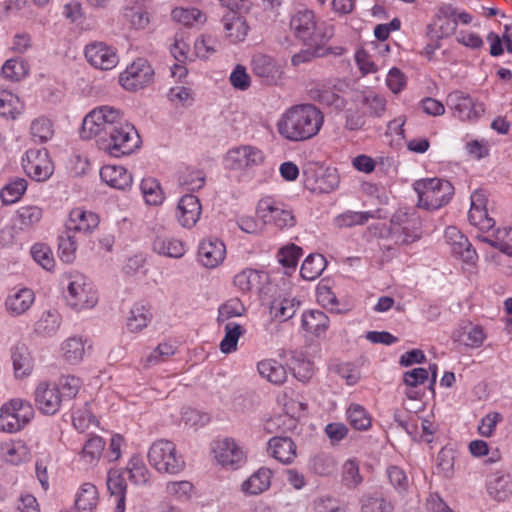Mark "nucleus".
Here are the masks:
<instances>
[{"label":"nucleus","instance_id":"nucleus-1","mask_svg":"<svg viewBox=\"0 0 512 512\" xmlns=\"http://www.w3.org/2000/svg\"><path fill=\"white\" fill-rule=\"evenodd\" d=\"M80 134L84 139H95L98 148L113 157L130 155L141 145L135 127L119 109L107 105L94 108L84 117Z\"/></svg>","mask_w":512,"mask_h":512},{"label":"nucleus","instance_id":"nucleus-2","mask_svg":"<svg viewBox=\"0 0 512 512\" xmlns=\"http://www.w3.org/2000/svg\"><path fill=\"white\" fill-rule=\"evenodd\" d=\"M324 123L323 113L312 104H298L286 109L276 123L278 134L290 142L315 137Z\"/></svg>","mask_w":512,"mask_h":512},{"label":"nucleus","instance_id":"nucleus-3","mask_svg":"<svg viewBox=\"0 0 512 512\" xmlns=\"http://www.w3.org/2000/svg\"><path fill=\"white\" fill-rule=\"evenodd\" d=\"M81 386V379L74 375H62L56 382L40 381L34 391L35 404L41 413L55 415L77 396Z\"/></svg>","mask_w":512,"mask_h":512},{"label":"nucleus","instance_id":"nucleus-4","mask_svg":"<svg viewBox=\"0 0 512 512\" xmlns=\"http://www.w3.org/2000/svg\"><path fill=\"white\" fill-rule=\"evenodd\" d=\"M290 32L295 39L311 48H323L334 36V26L320 21L313 10H296L290 17Z\"/></svg>","mask_w":512,"mask_h":512},{"label":"nucleus","instance_id":"nucleus-5","mask_svg":"<svg viewBox=\"0 0 512 512\" xmlns=\"http://www.w3.org/2000/svg\"><path fill=\"white\" fill-rule=\"evenodd\" d=\"M413 188L418 196L417 206L427 211L437 210L448 204L454 194L452 184L440 178L417 180Z\"/></svg>","mask_w":512,"mask_h":512},{"label":"nucleus","instance_id":"nucleus-6","mask_svg":"<svg viewBox=\"0 0 512 512\" xmlns=\"http://www.w3.org/2000/svg\"><path fill=\"white\" fill-rule=\"evenodd\" d=\"M265 159L262 149L251 144H243L227 150L223 156V167L236 175L245 176L262 166Z\"/></svg>","mask_w":512,"mask_h":512},{"label":"nucleus","instance_id":"nucleus-7","mask_svg":"<svg viewBox=\"0 0 512 512\" xmlns=\"http://www.w3.org/2000/svg\"><path fill=\"white\" fill-rule=\"evenodd\" d=\"M223 6L229 9L223 15L222 23L226 37L231 43H239L245 40L249 26L243 13H248L252 7L250 0H219Z\"/></svg>","mask_w":512,"mask_h":512},{"label":"nucleus","instance_id":"nucleus-8","mask_svg":"<svg viewBox=\"0 0 512 512\" xmlns=\"http://www.w3.org/2000/svg\"><path fill=\"white\" fill-rule=\"evenodd\" d=\"M148 460L159 472L178 474L185 468L184 458L178 453L176 445L166 439L152 443L148 451Z\"/></svg>","mask_w":512,"mask_h":512},{"label":"nucleus","instance_id":"nucleus-9","mask_svg":"<svg viewBox=\"0 0 512 512\" xmlns=\"http://www.w3.org/2000/svg\"><path fill=\"white\" fill-rule=\"evenodd\" d=\"M34 417L31 403L21 398L11 399L0 407V431L15 433Z\"/></svg>","mask_w":512,"mask_h":512},{"label":"nucleus","instance_id":"nucleus-10","mask_svg":"<svg viewBox=\"0 0 512 512\" xmlns=\"http://www.w3.org/2000/svg\"><path fill=\"white\" fill-rule=\"evenodd\" d=\"M68 280L65 299L72 309L81 311L91 309L97 304V293L86 276L70 274Z\"/></svg>","mask_w":512,"mask_h":512},{"label":"nucleus","instance_id":"nucleus-11","mask_svg":"<svg viewBox=\"0 0 512 512\" xmlns=\"http://www.w3.org/2000/svg\"><path fill=\"white\" fill-rule=\"evenodd\" d=\"M256 214L264 225H274L279 229L290 228L295 224L292 210L285 203L271 196L262 197L258 201Z\"/></svg>","mask_w":512,"mask_h":512},{"label":"nucleus","instance_id":"nucleus-12","mask_svg":"<svg viewBox=\"0 0 512 512\" xmlns=\"http://www.w3.org/2000/svg\"><path fill=\"white\" fill-rule=\"evenodd\" d=\"M391 231L397 242L412 244L422 237V220L415 210H398L391 219Z\"/></svg>","mask_w":512,"mask_h":512},{"label":"nucleus","instance_id":"nucleus-13","mask_svg":"<svg viewBox=\"0 0 512 512\" xmlns=\"http://www.w3.org/2000/svg\"><path fill=\"white\" fill-rule=\"evenodd\" d=\"M154 69L145 58H137L119 75L120 85L127 91H138L154 81Z\"/></svg>","mask_w":512,"mask_h":512},{"label":"nucleus","instance_id":"nucleus-14","mask_svg":"<svg viewBox=\"0 0 512 512\" xmlns=\"http://www.w3.org/2000/svg\"><path fill=\"white\" fill-rule=\"evenodd\" d=\"M22 167L27 176L37 182L48 180L54 171L48 151L44 148L28 149L22 157Z\"/></svg>","mask_w":512,"mask_h":512},{"label":"nucleus","instance_id":"nucleus-15","mask_svg":"<svg viewBox=\"0 0 512 512\" xmlns=\"http://www.w3.org/2000/svg\"><path fill=\"white\" fill-rule=\"evenodd\" d=\"M447 104L453 110L454 116L462 121L475 120L484 112L481 103L461 91L451 92L447 97Z\"/></svg>","mask_w":512,"mask_h":512},{"label":"nucleus","instance_id":"nucleus-16","mask_svg":"<svg viewBox=\"0 0 512 512\" xmlns=\"http://www.w3.org/2000/svg\"><path fill=\"white\" fill-rule=\"evenodd\" d=\"M84 55L88 63L100 70H111L119 62L116 50L104 42H91L85 46Z\"/></svg>","mask_w":512,"mask_h":512},{"label":"nucleus","instance_id":"nucleus-17","mask_svg":"<svg viewBox=\"0 0 512 512\" xmlns=\"http://www.w3.org/2000/svg\"><path fill=\"white\" fill-rule=\"evenodd\" d=\"M453 15L454 6L451 4H441L437 8L432 22L427 27L431 39L441 40L456 32V22Z\"/></svg>","mask_w":512,"mask_h":512},{"label":"nucleus","instance_id":"nucleus-18","mask_svg":"<svg viewBox=\"0 0 512 512\" xmlns=\"http://www.w3.org/2000/svg\"><path fill=\"white\" fill-rule=\"evenodd\" d=\"M217 462L227 469H237L245 463L246 455L235 440L225 438L215 443L213 448Z\"/></svg>","mask_w":512,"mask_h":512},{"label":"nucleus","instance_id":"nucleus-19","mask_svg":"<svg viewBox=\"0 0 512 512\" xmlns=\"http://www.w3.org/2000/svg\"><path fill=\"white\" fill-rule=\"evenodd\" d=\"M445 241L451 249V253L467 264H474L478 259L476 250L472 247L468 238L455 226L445 229Z\"/></svg>","mask_w":512,"mask_h":512},{"label":"nucleus","instance_id":"nucleus-20","mask_svg":"<svg viewBox=\"0 0 512 512\" xmlns=\"http://www.w3.org/2000/svg\"><path fill=\"white\" fill-rule=\"evenodd\" d=\"M99 225V217L92 211L85 210L82 207L74 208L70 211L68 219L65 222L66 230L78 235H88L92 233Z\"/></svg>","mask_w":512,"mask_h":512},{"label":"nucleus","instance_id":"nucleus-21","mask_svg":"<svg viewBox=\"0 0 512 512\" xmlns=\"http://www.w3.org/2000/svg\"><path fill=\"white\" fill-rule=\"evenodd\" d=\"M198 261L206 268H216L225 259V244L217 238H207L198 247Z\"/></svg>","mask_w":512,"mask_h":512},{"label":"nucleus","instance_id":"nucleus-22","mask_svg":"<svg viewBox=\"0 0 512 512\" xmlns=\"http://www.w3.org/2000/svg\"><path fill=\"white\" fill-rule=\"evenodd\" d=\"M201 213L199 199L192 194H186L179 199L175 216L182 227L192 228L199 221Z\"/></svg>","mask_w":512,"mask_h":512},{"label":"nucleus","instance_id":"nucleus-23","mask_svg":"<svg viewBox=\"0 0 512 512\" xmlns=\"http://www.w3.org/2000/svg\"><path fill=\"white\" fill-rule=\"evenodd\" d=\"M253 74L260 78L265 84H275L282 75L277 62L269 55L258 53L251 60Z\"/></svg>","mask_w":512,"mask_h":512},{"label":"nucleus","instance_id":"nucleus-24","mask_svg":"<svg viewBox=\"0 0 512 512\" xmlns=\"http://www.w3.org/2000/svg\"><path fill=\"white\" fill-rule=\"evenodd\" d=\"M110 499L115 503L114 512H125L127 482L125 472L120 469H110L106 479Z\"/></svg>","mask_w":512,"mask_h":512},{"label":"nucleus","instance_id":"nucleus-25","mask_svg":"<svg viewBox=\"0 0 512 512\" xmlns=\"http://www.w3.org/2000/svg\"><path fill=\"white\" fill-rule=\"evenodd\" d=\"M486 490L493 500L504 502L512 496V477L503 471L492 473L487 477Z\"/></svg>","mask_w":512,"mask_h":512},{"label":"nucleus","instance_id":"nucleus-26","mask_svg":"<svg viewBox=\"0 0 512 512\" xmlns=\"http://www.w3.org/2000/svg\"><path fill=\"white\" fill-rule=\"evenodd\" d=\"M34 301L35 295L31 289H13L5 299V309L12 316H20L32 307Z\"/></svg>","mask_w":512,"mask_h":512},{"label":"nucleus","instance_id":"nucleus-27","mask_svg":"<svg viewBox=\"0 0 512 512\" xmlns=\"http://www.w3.org/2000/svg\"><path fill=\"white\" fill-rule=\"evenodd\" d=\"M100 178L109 187L125 191L132 186L133 178L123 166L105 165L100 169Z\"/></svg>","mask_w":512,"mask_h":512},{"label":"nucleus","instance_id":"nucleus-28","mask_svg":"<svg viewBox=\"0 0 512 512\" xmlns=\"http://www.w3.org/2000/svg\"><path fill=\"white\" fill-rule=\"evenodd\" d=\"M268 453L283 464H290L297 456L296 445L286 436H275L268 441Z\"/></svg>","mask_w":512,"mask_h":512},{"label":"nucleus","instance_id":"nucleus-29","mask_svg":"<svg viewBox=\"0 0 512 512\" xmlns=\"http://www.w3.org/2000/svg\"><path fill=\"white\" fill-rule=\"evenodd\" d=\"M43 214V209L37 205L21 206L13 216V223L21 231H30L41 222Z\"/></svg>","mask_w":512,"mask_h":512},{"label":"nucleus","instance_id":"nucleus-30","mask_svg":"<svg viewBox=\"0 0 512 512\" xmlns=\"http://www.w3.org/2000/svg\"><path fill=\"white\" fill-rule=\"evenodd\" d=\"M271 476L272 471L262 467L241 484V491L249 496L259 495L270 487Z\"/></svg>","mask_w":512,"mask_h":512},{"label":"nucleus","instance_id":"nucleus-31","mask_svg":"<svg viewBox=\"0 0 512 512\" xmlns=\"http://www.w3.org/2000/svg\"><path fill=\"white\" fill-rule=\"evenodd\" d=\"M99 502V493L92 483L80 486L74 503V512H94Z\"/></svg>","mask_w":512,"mask_h":512},{"label":"nucleus","instance_id":"nucleus-32","mask_svg":"<svg viewBox=\"0 0 512 512\" xmlns=\"http://www.w3.org/2000/svg\"><path fill=\"white\" fill-rule=\"evenodd\" d=\"M1 457L7 463L18 465L30 457V451L22 440H10L3 442L0 446Z\"/></svg>","mask_w":512,"mask_h":512},{"label":"nucleus","instance_id":"nucleus-33","mask_svg":"<svg viewBox=\"0 0 512 512\" xmlns=\"http://www.w3.org/2000/svg\"><path fill=\"white\" fill-rule=\"evenodd\" d=\"M11 360L16 377H25L32 372L33 361L25 344L16 343L12 346Z\"/></svg>","mask_w":512,"mask_h":512},{"label":"nucleus","instance_id":"nucleus-34","mask_svg":"<svg viewBox=\"0 0 512 512\" xmlns=\"http://www.w3.org/2000/svg\"><path fill=\"white\" fill-rule=\"evenodd\" d=\"M24 103L10 90H0V116L7 120L17 119L24 111Z\"/></svg>","mask_w":512,"mask_h":512},{"label":"nucleus","instance_id":"nucleus-35","mask_svg":"<svg viewBox=\"0 0 512 512\" xmlns=\"http://www.w3.org/2000/svg\"><path fill=\"white\" fill-rule=\"evenodd\" d=\"M260 376L274 385H281L287 379L286 368L275 359H264L258 362Z\"/></svg>","mask_w":512,"mask_h":512},{"label":"nucleus","instance_id":"nucleus-36","mask_svg":"<svg viewBox=\"0 0 512 512\" xmlns=\"http://www.w3.org/2000/svg\"><path fill=\"white\" fill-rule=\"evenodd\" d=\"M153 250L160 255L178 259L185 255L186 246L174 237L157 236L153 242Z\"/></svg>","mask_w":512,"mask_h":512},{"label":"nucleus","instance_id":"nucleus-37","mask_svg":"<svg viewBox=\"0 0 512 512\" xmlns=\"http://www.w3.org/2000/svg\"><path fill=\"white\" fill-rule=\"evenodd\" d=\"M300 308V301L295 297H278L270 306V313L273 318L280 321L291 319Z\"/></svg>","mask_w":512,"mask_h":512},{"label":"nucleus","instance_id":"nucleus-38","mask_svg":"<svg viewBox=\"0 0 512 512\" xmlns=\"http://www.w3.org/2000/svg\"><path fill=\"white\" fill-rule=\"evenodd\" d=\"M301 325L305 331L320 336L326 332L329 318L320 310H310L302 314Z\"/></svg>","mask_w":512,"mask_h":512},{"label":"nucleus","instance_id":"nucleus-39","mask_svg":"<svg viewBox=\"0 0 512 512\" xmlns=\"http://www.w3.org/2000/svg\"><path fill=\"white\" fill-rule=\"evenodd\" d=\"M105 448V441L98 435L90 436L81 451L79 452V460L85 465H95L101 458Z\"/></svg>","mask_w":512,"mask_h":512},{"label":"nucleus","instance_id":"nucleus-40","mask_svg":"<svg viewBox=\"0 0 512 512\" xmlns=\"http://www.w3.org/2000/svg\"><path fill=\"white\" fill-rule=\"evenodd\" d=\"M151 320L150 309L141 303H136L130 310L126 326L130 332H139L146 328Z\"/></svg>","mask_w":512,"mask_h":512},{"label":"nucleus","instance_id":"nucleus-41","mask_svg":"<svg viewBox=\"0 0 512 512\" xmlns=\"http://www.w3.org/2000/svg\"><path fill=\"white\" fill-rule=\"evenodd\" d=\"M125 470L129 474V480L135 485L144 486L150 481V472L140 455H133Z\"/></svg>","mask_w":512,"mask_h":512},{"label":"nucleus","instance_id":"nucleus-42","mask_svg":"<svg viewBox=\"0 0 512 512\" xmlns=\"http://www.w3.org/2000/svg\"><path fill=\"white\" fill-rule=\"evenodd\" d=\"M63 358L70 364H78L85 355V340L73 336L66 339L61 345Z\"/></svg>","mask_w":512,"mask_h":512},{"label":"nucleus","instance_id":"nucleus-43","mask_svg":"<svg viewBox=\"0 0 512 512\" xmlns=\"http://www.w3.org/2000/svg\"><path fill=\"white\" fill-rule=\"evenodd\" d=\"M344 53V49L342 47H323V48H311L301 50L300 52L294 54L291 58V63L293 66H299L304 63L311 62L315 57L326 56L329 54H333L336 56H340Z\"/></svg>","mask_w":512,"mask_h":512},{"label":"nucleus","instance_id":"nucleus-44","mask_svg":"<svg viewBox=\"0 0 512 512\" xmlns=\"http://www.w3.org/2000/svg\"><path fill=\"white\" fill-rule=\"evenodd\" d=\"M225 335L220 342V350L222 353L230 354L237 350L239 338L245 333V329L238 323L228 321L225 326Z\"/></svg>","mask_w":512,"mask_h":512},{"label":"nucleus","instance_id":"nucleus-45","mask_svg":"<svg viewBox=\"0 0 512 512\" xmlns=\"http://www.w3.org/2000/svg\"><path fill=\"white\" fill-rule=\"evenodd\" d=\"M327 266L325 257L321 254H310L302 263L300 274L305 280L317 279Z\"/></svg>","mask_w":512,"mask_h":512},{"label":"nucleus","instance_id":"nucleus-46","mask_svg":"<svg viewBox=\"0 0 512 512\" xmlns=\"http://www.w3.org/2000/svg\"><path fill=\"white\" fill-rule=\"evenodd\" d=\"M61 325V316L56 310H48L42 313L36 322L35 331L43 336L54 335Z\"/></svg>","mask_w":512,"mask_h":512},{"label":"nucleus","instance_id":"nucleus-47","mask_svg":"<svg viewBox=\"0 0 512 512\" xmlns=\"http://www.w3.org/2000/svg\"><path fill=\"white\" fill-rule=\"evenodd\" d=\"M309 467L316 475L329 476L336 471L337 462L332 455L322 452L310 459Z\"/></svg>","mask_w":512,"mask_h":512},{"label":"nucleus","instance_id":"nucleus-48","mask_svg":"<svg viewBox=\"0 0 512 512\" xmlns=\"http://www.w3.org/2000/svg\"><path fill=\"white\" fill-rule=\"evenodd\" d=\"M140 190L145 202L149 205H160L164 200L160 184L155 178H143L140 183Z\"/></svg>","mask_w":512,"mask_h":512},{"label":"nucleus","instance_id":"nucleus-49","mask_svg":"<svg viewBox=\"0 0 512 512\" xmlns=\"http://www.w3.org/2000/svg\"><path fill=\"white\" fill-rule=\"evenodd\" d=\"M374 214L370 211H346L334 219V224L338 228H349L356 225H363L373 218Z\"/></svg>","mask_w":512,"mask_h":512},{"label":"nucleus","instance_id":"nucleus-50","mask_svg":"<svg viewBox=\"0 0 512 512\" xmlns=\"http://www.w3.org/2000/svg\"><path fill=\"white\" fill-rule=\"evenodd\" d=\"M26 190L27 181L24 178H16L2 188L0 197L4 204H14L21 199Z\"/></svg>","mask_w":512,"mask_h":512},{"label":"nucleus","instance_id":"nucleus-51","mask_svg":"<svg viewBox=\"0 0 512 512\" xmlns=\"http://www.w3.org/2000/svg\"><path fill=\"white\" fill-rule=\"evenodd\" d=\"M341 479L344 486L349 489H354L363 482L359 462L356 459H348L344 462L341 471Z\"/></svg>","mask_w":512,"mask_h":512},{"label":"nucleus","instance_id":"nucleus-52","mask_svg":"<svg viewBox=\"0 0 512 512\" xmlns=\"http://www.w3.org/2000/svg\"><path fill=\"white\" fill-rule=\"evenodd\" d=\"M30 134L35 142H47L54 134L53 124L46 117L36 118L31 122Z\"/></svg>","mask_w":512,"mask_h":512},{"label":"nucleus","instance_id":"nucleus-53","mask_svg":"<svg viewBox=\"0 0 512 512\" xmlns=\"http://www.w3.org/2000/svg\"><path fill=\"white\" fill-rule=\"evenodd\" d=\"M77 247V236L66 230L65 234L59 238L58 250L60 259L65 263H71L75 259Z\"/></svg>","mask_w":512,"mask_h":512},{"label":"nucleus","instance_id":"nucleus-54","mask_svg":"<svg viewBox=\"0 0 512 512\" xmlns=\"http://www.w3.org/2000/svg\"><path fill=\"white\" fill-rule=\"evenodd\" d=\"M347 418L351 426L357 430H366L371 426V417L367 410L359 404H351L347 409Z\"/></svg>","mask_w":512,"mask_h":512},{"label":"nucleus","instance_id":"nucleus-55","mask_svg":"<svg viewBox=\"0 0 512 512\" xmlns=\"http://www.w3.org/2000/svg\"><path fill=\"white\" fill-rule=\"evenodd\" d=\"M2 76L10 81H19L28 73L25 61L20 58H12L5 61L2 66Z\"/></svg>","mask_w":512,"mask_h":512},{"label":"nucleus","instance_id":"nucleus-56","mask_svg":"<svg viewBox=\"0 0 512 512\" xmlns=\"http://www.w3.org/2000/svg\"><path fill=\"white\" fill-rule=\"evenodd\" d=\"M261 274L254 269H244L234 277V285L242 292H249L260 284Z\"/></svg>","mask_w":512,"mask_h":512},{"label":"nucleus","instance_id":"nucleus-57","mask_svg":"<svg viewBox=\"0 0 512 512\" xmlns=\"http://www.w3.org/2000/svg\"><path fill=\"white\" fill-rule=\"evenodd\" d=\"M176 352V347L170 343H160L145 359L144 366L152 367L166 362Z\"/></svg>","mask_w":512,"mask_h":512},{"label":"nucleus","instance_id":"nucleus-58","mask_svg":"<svg viewBox=\"0 0 512 512\" xmlns=\"http://www.w3.org/2000/svg\"><path fill=\"white\" fill-rule=\"evenodd\" d=\"M394 506L386 498L379 495H369L361 500L362 512H392Z\"/></svg>","mask_w":512,"mask_h":512},{"label":"nucleus","instance_id":"nucleus-59","mask_svg":"<svg viewBox=\"0 0 512 512\" xmlns=\"http://www.w3.org/2000/svg\"><path fill=\"white\" fill-rule=\"evenodd\" d=\"M173 20L185 25L192 26L194 23H203L204 15L196 8H175L171 12Z\"/></svg>","mask_w":512,"mask_h":512},{"label":"nucleus","instance_id":"nucleus-60","mask_svg":"<svg viewBox=\"0 0 512 512\" xmlns=\"http://www.w3.org/2000/svg\"><path fill=\"white\" fill-rule=\"evenodd\" d=\"M291 370L299 381L306 382L313 375V363L302 354H297L292 357Z\"/></svg>","mask_w":512,"mask_h":512},{"label":"nucleus","instance_id":"nucleus-61","mask_svg":"<svg viewBox=\"0 0 512 512\" xmlns=\"http://www.w3.org/2000/svg\"><path fill=\"white\" fill-rule=\"evenodd\" d=\"M179 181L181 185L187 188V190H199L205 184V174L201 170L187 168L181 173Z\"/></svg>","mask_w":512,"mask_h":512},{"label":"nucleus","instance_id":"nucleus-62","mask_svg":"<svg viewBox=\"0 0 512 512\" xmlns=\"http://www.w3.org/2000/svg\"><path fill=\"white\" fill-rule=\"evenodd\" d=\"M31 255L35 262L46 270H51L54 267V257L51 249L41 243H36L31 248Z\"/></svg>","mask_w":512,"mask_h":512},{"label":"nucleus","instance_id":"nucleus-63","mask_svg":"<svg viewBox=\"0 0 512 512\" xmlns=\"http://www.w3.org/2000/svg\"><path fill=\"white\" fill-rule=\"evenodd\" d=\"M245 312L244 305L238 299H231L222 304L218 310V322L224 323L231 318L239 317Z\"/></svg>","mask_w":512,"mask_h":512},{"label":"nucleus","instance_id":"nucleus-64","mask_svg":"<svg viewBox=\"0 0 512 512\" xmlns=\"http://www.w3.org/2000/svg\"><path fill=\"white\" fill-rule=\"evenodd\" d=\"M218 48L219 43L212 36H201L194 43L195 53L201 59H208L217 52Z\"/></svg>","mask_w":512,"mask_h":512}]
</instances>
